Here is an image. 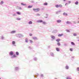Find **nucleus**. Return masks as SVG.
Masks as SVG:
<instances>
[{
    "instance_id": "obj_26",
    "label": "nucleus",
    "mask_w": 79,
    "mask_h": 79,
    "mask_svg": "<svg viewBox=\"0 0 79 79\" xmlns=\"http://www.w3.org/2000/svg\"><path fill=\"white\" fill-rule=\"evenodd\" d=\"M75 4H76V5H78V2L77 1L75 3Z\"/></svg>"
},
{
    "instance_id": "obj_22",
    "label": "nucleus",
    "mask_w": 79,
    "mask_h": 79,
    "mask_svg": "<svg viewBox=\"0 0 79 79\" xmlns=\"http://www.w3.org/2000/svg\"><path fill=\"white\" fill-rule=\"evenodd\" d=\"M48 4L47 2H45L44 3V5H47Z\"/></svg>"
},
{
    "instance_id": "obj_32",
    "label": "nucleus",
    "mask_w": 79,
    "mask_h": 79,
    "mask_svg": "<svg viewBox=\"0 0 79 79\" xmlns=\"http://www.w3.org/2000/svg\"><path fill=\"white\" fill-rule=\"evenodd\" d=\"M29 35H30V36H32V34L31 33H30L29 34Z\"/></svg>"
},
{
    "instance_id": "obj_6",
    "label": "nucleus",
    "mask_w": 79,
    "mask_h": 79,
    "mask_svg": "<svg viewBox=\"0 0 79 79\" xmlns=\"http://www.w3.org/2000/svg\"><path fill=\"white\" fill-rule=\"evenodd\" d=\"M62 35H63V34H59L58 35V37H61V36H62Z\"/></svg>"
},
{
    "instance_id": "obj_45",
    "label": "nucleus",
    "mask_w": 79,
    "mask_h": 79,
    "mask_svg": "<svg viewBox=\"0 0 79 79\" xmlns=\"http://www.w3.org/2000/svg\"><path fill=\"white\" fill-rule=\"evenodd\" d=\"M78 41H79V40H78Z\"/></svg>"
},
{
    "instance_id": "obj_36",
    "label": "nucleus",
    "mask_w": 79,
    "mask_h": 79,
    "mask_svg": "<svg viewBox=\"0 0 79 79\" xmlns=\"http://www.w3.org/2000/svg\"><path fill=\"white\" fill-rule=\"evenodd\" d=\"M3 1L1 2V4L2 5V4H3Z\"/></svg>"
},
{
    "instance_id": "obj_28",
    "label": "nucleus",
    "mask_w": 79,
    "mask_h": 79,
    "mask_svg": "<svg viewBox=\"0 0 79 79\" xmlns=\"http://www.w3.org/2000/svg\"><path fill=\"white\" fill-rule=\"evenodd\" d=\"M69 68V67H68V66H66V69H68Z\"/></svg>"
},
{
    "instance_id": "obj_37",
    "label": "nucleus",
    "mask_w": 79,
    "mask_h": 79,
    "mask_svg": "<svg viewBox=\"0 0 79 79\" xmlns=\"http://www.w3.org/2000/svg\"><path fill=\"white\" fill-rule=\"evenodd\" d=\"M68 5V3H66L65 4V6H66V5Z\"/></svg>"
},
{
    "instance_id": "obj_33",
    "label": "nucleus",
    "mask_w": 79,
    "mask_h": 79,
    "mask_svg": "<svg viewBox=\"0 0 79 79\" xmlns=\"http://www.w3.org/2000/svg\"><path fill=\"white\" fill-rule=\"evenodd\" d=\"M77 71H79V67L77 68Z\"/></svg>"
},
{
    "instance_id": "obj_30",
    "label": "nucleus",
    "mask_w": 79,
    "mask_h": 79,
    "mask_svg": "<svg viewBox=\"0 0 79 79\" xmlns=\"http://www.w3.org/2000/svg\"><path fill=\"white\" fill-rule=\"evenodd\" d=\"M30 43H32V42H33V41H32L31 40H30Z\"/></svg>"
},
{
    "instance_id": "obj_2",
    "label": "nucleus",
    "mask_w": 79,
    "mask_h": 79,
    "mask_svg": "<svg viewBox=\"0 0 79 79\" xmlns=\"http://www.w3.org/2000/svg\"><path fill=\"white\" fill-rule=\"evenodd\" d=\"M37 23H42L43 22V21L42 20H38L37 21Z\"/></svg>"
},
{
    "instance_id": "obj_1",
    "label": "nucleus",
    "mask_w": 79,
    "mask_h": 79,
    "mask_svg": "<svg viewBox=\"0 0 79 79\" xmlns=\"http://www.w3.org/2000/svg\"><path fill=\"white\" fill-rule=\"evenodd\" d=\"M33 11H34L35 12H37V11H40V9L37 8V9H33Z\"/></svg>"
},
{
    "instance_id": "obj_47",
    "label": "nucleus",
    "mask_w": 79,
    "mask_h": 79,
    "mask_svg": "<svg viewBox=\"0 0 79 79\" xmlns=\"http://www.w3.org/2000/svg\"><path fill=\"white\" fill-rule=\"evenodd\" d=\"M0 79H1V78H0Z\"/></svg>"
},
{
    "instance_id": "obj_40",
    "label": "nucleus",
    "mask_w": 79,
    "mask_h": 79,
    "mask_svg": "<svg viewBox=\"0 0 79 79\" xmlns=\"http://www.w3.org/2000/svg\"><path fill=\"white\" fill-rule=\"evenodd\" d=\"M73 35H74V36H76V34H74Z\"/></svg>"
},
{
    "instance_id": "obj_15",
    "label": "nucleus",
    "mask_w": 79,
    "mask_h": 79,
    "mask_svg": "<svg viewBox=\"0 0 79 79\" xmlns=\"http://www.w3.org/2000/svg\"><path fill=\"white\" fill-rule=\"evenodd\" d=\"M25 41L26 42H28V40L26 38L25 39Z\"/></svg>"
},
{
    "instance_id": "obj_9",
    "label": "nucleus",
    "mask_w": 79,
    "mask_h": 79,
    "mask_svg": "<svg viewBox=\"0 0 79 79\" xmlns=\"http://www.w3.org/2000/svg\"><path fill=\"white\" fill-rule=\"evenodd\" d=\"M57 45H58V46H60L61 44H60V43L58 42L57 43Z\"/></svg>"
},
{
    "instance_id": "obj_35",
    "label": "nucleus",
    "mask_w": 79,
    "mask_h": 79,
    "mask_svg": "<svg viewBox=\"0 0 79 79\" xmlns=\"http://www.w3.org/2000/svg\"><path fill=\"white\" fill-rule=\"evenodd\" d=\"M70 50L71 51V52H72L73 51V49L72 48H70Z\"/></svg>"
},
{
    "instance_id": "obj_38",
    "label": "nucleus",
    "mask_w": 79,
    "mask_h": 79,
    "mask_svg": "<svg viewBox=\"0 0 79 79\" xmlns=\"http://www.w3.org/2000/svg\"><path fill=\"white\" fill-rule=\"evenodd\" d=\"M71 2L70 1H69L68 2V3H71Z\"/></svg>"
},
{
    "instance_id": "obj_11",
    "label": "nucleus",
    "mask_w": 79,
    "mask_h": 79,
    "mask_svg": "<svg viewBox=\"0 0 79 79\" xmlns=\"http://www.w3.org/2000/svg\"><path fill=\"white\" fill-rule=\"evenodd\" d=\"M62 7L63 6H62V5L61 4L59 5V7H60V8H62Z\"/></svg>"
},
{
    "instance_id": "obj_5",
    "label": "nucleus",
    "mask_w": 79,
    "mask_h": 79,
    "mask_svg": "<svg viewBox=\"0 0 79 79\" xmlns=\"http://www.w3.org/2000/svg\"><path fill=\"white\" fill-rule=\"evenodd\" d=\"M16 32V31H13L11 32V34H14V33H15Z\"/></svg>"
},
{
    "instance_id": "obj_14",
    "label": "nucleus",
    "mask_w": 79,
    "mask_h": 79,
    "mask_svg": "<svg viewBox=\"0 0 79 79\" xmlns=\"http://www.w3.org/2000/svg\"><path fill=\"white\" fill-rule=\"evenodd\" d=\"M55 6L56 8H58L59 7V5H56Z\"/></svg>"
},
{
    "instance_id": "obj_43",
    "label": "nucleus",
    "mask_w": 79,
    "mask_h": 79,
    "mask_svg": "<svg viewBox=\"0 0 79 79\" xmlns=\"http://www.w3.org/2000/svg\"><path fill=\"white\" fill-rule=\"evenodd\" d=\"M20 10H21V7H20Z\"/></svg>"
},
{
    "instance_id": "obj_12",
    "label": "nucleus",
    "mask_w": 79,
    "mask_h": 79,
    "mask_svg": "<svg viewBox=\"0 0 79 79\" xmlns=\"http://www.w3.org/2000/svg\"><path fill=\"white\" fill-rule=\"evenodd\" d=\"M71 44L72 45H75V44L73 42H71Z\"/></svg>"
},
{
    "instance_id": "obj_19",
    "label": "nucleus",
    "mask_w": 79,
    "mask_h": 79,
    "mask_svg": "<svg viewBox=\"0 0 79 79\" xmlns=\"http://www.w3.org/2000/svg\"><path fill=\"white\" fill-rule=\"evenodd\" d=\"M66 23L67 24H70L71 23V22H69V21H67L66 22Z\"/></svg>"
},
{
    "instance_id": "obj_21",
    "label": "nucleus",
    "mask_w": 79,
    "mask_h": 79,
    "mask_svg": "<svg viewBox=\"0 0 79 79\" xmlns=\"http://www.w3.org/2000/svg\"><path fill=\"white\" fill-rule=\"evenodd\" d=\"M32 21H30L29 22V24H32Z\"/></svg>"
},
{
    "instance_id": "obj_20",
    "label": "nucleus",
    "mask_w": 79,
    "mask_h": 79,
    "mask_svg": "<svg viewBox=\"0 0 79 79\" xmlns=\"http://www.w3.org/2000/svg\"><path fill=\"white\" fill-rule=\"evenodd\" d=\"M32 6H28V8H32Z\"/></svg>"
},
{
    "instance_id": "obj_18",
    "label": "nucleus",
    "mask_w": 79,
    "mask_h": 79,
    "mask_svg": "<svg viewBox=\"0 0 79 79\" xmlns=\"http://www.w3.org/2000/svg\"><path fill=\"white\" fill-rule=\"evenodd\" d=\"M17 13L18 15H21V13L19 12H17Z\"/></svg>"
},
{
    "instance_id": "obj_4",
    "label": "nucleus",
    "mask_w": 79,
    "mask_h": 79,
    "mask_svg": "<svg viewBox=\"0 0 79 79\" xmlns=\"http://www.w3.org/2000/svg\"><path fill=\"white\" fill-rule=\"evenodd\" d=\"M10 55L11 56L13 55V52L12 51L10 52Z\"/></svg>"
},
{
    "instance_id": "obj_31",
    "label": "nucleus",
    "mask_w": 79,
    "mask_h": 79,
    "mask_svg": "<svg viewBox=\"0 0 79 79\" xmlns=\"http://www.w3.org/2000/svg\"><path fill=\"white\" fill-rule=\"evenodd\" d=\"M18 69V67H16L15 68V70H17Z\"/></svg>"
},
{
    "instance_id": "obj_17",
    "label": "nucleus",
    "mask_w": 79,
    "mask_h": 79,
    "mask_svg": "<svg viewBox=\"0 0 79 79\" xmlns=\"http://www.w3.org/2000/svg\"><path fill=\"white\" fill-rule=\"evenodd\" d=\"M21 5H23L24 6H25V5H26V4H24L23 3H21Z\"/></svg>"
},
{
    "instance_id": "obj_16",
    "label": "nucleus",
    "mask_w": 79,
    "mask_h": 79,
    "mask_svg": "<svg viewBox=\"0 0 79 79\" xmlns=\"http://www.w3.org/2000/svg\"><path fill=\"white\" fill-rule=\"evenodd\" d=\"M12 44L13 45H14V44H15V41H13L12 42Z\"/></svg>"
},
{
    "instance_id": "obj_3",
    "label": "nucleus",
    "mask_w": 79,
    "mask_h": 79,
    "mask_svg": "<svg viewBox=\"0 0 79 79\" xmlns=\"http://www.w3.org/2000/svg\"><path fill=\"white\" fill-rule=\"evenodd\" d=\"M51 37L52 39H55V37L54 36L52 35L51 36Z\"/></svg>"
},
{
    "instance_id": "obj_25",
    "label": "nucleus",
    "mask_w": 79,
    "mask_h": 79,
    "mask_svg": "<svg viewBox=\"0 0 79 79\" xmlns=\"http://www.w3.org/2000/svg\"><path fill=\"white\" fill-rule=\"evenodd\" d=\"M66 31L67 32H70V31H69V30H66Z\"/></svg>"
},
{
    "instance_id": "obj_23",
    "label": "nucleus",
    "mask_w": 79,
    "mask_h": 79,
    "mask_svg": "<svg viewBox=\"0 0 79 79\" xmlns=\"http://www.w3.org/2000/svg\"><path fill=\"white\" fill-rule=\"evenodd\" d=\"M63 15H65L66 16H67V15H68V14H67L66 13H64L63 14Z\"/></svg>"
},
{
    "instance_id": "obj_41",
    "label": "nucleus",
    "mask_w": 79,
    "mask_h": 79,
    "mask_svg": "<svg viewBox=\"0 0 79 79\" xmlns=\"http://www.w3.org/2000/svg\"><path fill=\"white\" fill-rule=\"evenodd\" d=\"M38 15V16H40V14H38L37 15Z\"/></svg>"
},
{
    "instance_id": "obj_27",
    "label": "nucleus",
    "mask_w": 79,
    "mask_h": 79,
    "mask_svg": "<svg viewBox=\"0 0 79 79\" xmlns=\"http://www.w3.org/2000/svg\"><path fill=\"white\" fill-rule=\"evenodd\" d=\"M16 54L17 55H19V52H16Z\"/></svg>"
},
{
    "instance_id": "obj_46",
    "label": "nucleus",
    "mask_w": 79,
    "mask_h": 79,
    "mask_svg": "<svg viewBox=\"0 0 79 79\" xmlns=\"http://www.w3.org/2000/svg\"><path fill=\"white\" fill-rule=\"evenodd\" d=\"M78 23H79V21L78 22Z\"/></svg>"
},
{
    "instance_id": "obj_7",
    "label": "nucleus",
    "mask_w": 79,
    "mask_h": 79,
    "mask_svg": "<svg viewBox=\"0 0 79 79\" xmlns=\"http://www.w3.org/2000/svg\"><path fill=\"white\" fill-rule=\"evenodd\" d=\"M61 21L60 20H58L57 21V22L58 23H61Z\"/></svg>"
},
{
    "instance_id": "obj_8",
    "label": "nucleus",
    "mask_w": 79,
    "mask_h": 79,
    "mask_svg": "<svg viewBox=\"0 0 79 79\" xmlns=\"http://www.w3.org/2000/svg\"><path fill=\"white\" fill-rule=\"evenodd\" d=\"M32 39H33L34 40H37V38L36 37H33Z\"/></svg>"
},
{
    "instance_id": "obj_29",
    "label": "nucleus",
    "mask_w": 79,
    "mask_h": 79,
    "mask_svg": "<svg viewBox=\"0 0 79 79\" xmlns=\"http://www.w3.org/2000/svg\"><path fill=\"white\" fill-rule=\"evenodd\" d=\"M14 57H16V55H14L12 57V58H14Z\"/></svg>"
},
{
    "instance_id": "obj_39",
    "label": "nucleus",
    "mask_w": 79,
    "mask_h": 79,
    "mask_svg": "<svg viewBox=\"0 0 79 79\" xmlns=\"http://www.w3.org/2000/svg\"><path fill=\"white\" fill-rule=\"evenodd\" d=\"M67 79H71V78H69L68 77H67Z\"/></svg>"
},
{
    "instance_id": "obj_34",
    "label": "nucleus",
    "mask_w": 79,
    "mask_h": 79,
    "mask_svg": "<svg viewBox=\"0 0 79 79\" xmlns=\"http://www.w3.org/2000/svg\"><path fill=\"white\" fill-rule=\"evenodd\" d=\"M51 55H52L53 56H54V54H53L52 53L51 54Z\"/></svg>"
},
{
    "instance_id": "obj_10",
    "label": "nucleus",
    "mask_w": 79,
    "mask_h": 79,
    "mask_svg": "<svg viewBox=\"0 0 79 79\" xmlns=\"http://www.w3.org/2000/svg\"><path fill=\"white\" fill-rule=\"evenodd\" d=\"M56 50L57 52H59L60 51V50L59 49V48H56Z\"/></svg>"
},
{
    "instance_id": "obj_13",
    "label": "nucleus",
    "mask_w": 79,
    "mask_h": 79,
    "mask_svg": "<svg viewBox=\"0 0 79 79\" xmlns=\"http://www.w3.org/2000/svg\"><path fill=\"white\" fill-rule=\"evenodd\" d=\"M56 42H60V39H58L56 40Z\"/></svg>"
},
{
    "instance_id": "obj_42",
    "label": "nucleus",
    "mask_w": 79,
    "mask_h": 79,
    "mask_svg": "<svg viewBox=\"0 0 79 79\" xmlns=\"http://www.w3.org/2000/svg\"><path fill=\"white\" fill-rule=\"evenodd\" d=\"M64 2H65L66 1V0H64Z\"/></svg>"
},
{
    "instance_id": "obj_24",
    "label": "nucleus",
    "mask_w": 79,
    "mask_h": 79,
    "mask_svg": "<svg viewBox=\"0 0 79 79\" xmlns=\"http://www.w3.org/2000/svg\"><path fill=\"white\" fill-rule=\"evenodd\" d=\"M43 24H46V22H43Z\"/></svg>"
},
{
    "instance_id": "obj_44",
    "label": "nucleus",
    "mask_w": 79,
    "mask_h": 79,
    "mask_svg": "<svg viewBox=\"0 0 79 79\" xmlns=\"http://www.w3.org/2000/svg\"><path fill=\"white\" fill-rule=\"evenodd\" d=\"M55 79H57V78H55Z\"/></svg>"
}]
</instances>
